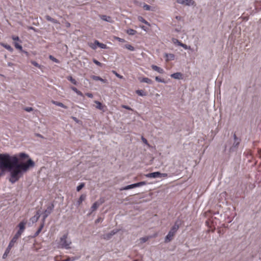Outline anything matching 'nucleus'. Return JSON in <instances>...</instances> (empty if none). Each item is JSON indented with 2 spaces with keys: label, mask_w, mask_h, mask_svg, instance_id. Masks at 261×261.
<instances>
[{
  "label": "nucleus",
  "mask_w": 261,
  "mask_h": 261,
  "mask_svg": "<svg viewBox=\"0 0 261 261\" xmlns=\"http://www.w3.org/2000/svg\"><path fill=\"white\" fill-rule=\"evenodd\" d=\"M35 166V162L30 159L26 162L19 163L16 155L0 154V169L7 170L10 173L9 180L11 184L17 182L30 168Z\"/></svg>",
  "instance_id": "obj_1"
},
{
  "label": "nucleus",
  "mask_w": 261,
  "mask_h": 261,
  "mask_svg": "<svg viewBox=\"0 0 261 261\" xmlns=\"http://www.w3.org/2000/svg\"><path fill=\"white\" fill-rule=\"evenodd\" d=\"M56 247L58 249H69L71 248L72 241L68 237V233L66 232L55 241Z\"/></svg>",
  "instance_id": "obj_2"
},
{
  "label": "nucleus",
  "mask_w": 261,
  "mask_h": 261,
  "mask_svg": "<svg viewBox=\"0 0 261 261\" xmlns=\"http://www.w3.org/2000/svg\"><path fill=\"white\" fill-rule=\"evenodd\" d=\"M240 143V139L239 138H237L236 134H234L233 135V143L232 145L231 146H230L231 144V142L230 141L227 142V143L226 144L225 146L224 150L226 151L227 147H229V152L235 151L236 150V149H237Z\"/></svg>",
  "instance_id": "obj_3"
},
{
  "label": "nucleus",
  "mask_w": 261,
  "mask_h": 261,
  "mask_svg": "<svg viewBox=\"0 0 261 261\" xmlns=\"http://www.w3.org/2000/svg\"><path fill=\"white\" fill-rule=\"evenodd\" d=\"M178 229L179 225L175 223L166 236L165 238V242L166 243L170 242L172 240L173 237L174 236Z\"/></svg>",
  "instance_id": "obj_4"
},
{
  "label": "nucleus",
  "mask_w": 261,
  "mask_h": 261,
  "mask_svg": "<svg viewBox=\"0 0 261 261\" xmlns=\"http://www.w3.org/2000/svg\"><path fill=\"white\" fill-rule=\"evenodd\" d=\"M54 208V205L53 203H51L49 206H47L46 210L44 212L42 217V221L45 222V219L51 213Z\"/></svg>",
  "instance_id": "obj_5"
},
{
  "label": "nucleus",
  "mask_w": 261,
  "mask_h": 261,
  "mask_svg": "<svg viewBox=\"0 0 261 261\" xmlns=\"http://www.w3.org/2000/svg\"><path fill=\"white\" fill-rule=\"evenodd\" d=\"M27 224V221L25 220H23L21 221L18 225V227L19 228V230L17 231V232L15 233L17 234V236H18L19 237L21 236V235L23 232L24 229H25V226Z\"/></svg>",
  "instance_id": "obj_6"
},
{
  "label": "nucleus",
  "mask_w": 261,
  "mask_h": 261,
  "mask_svg": "<svg viewBox=\"0 0 261 261\" xmlns=\"http://www.w3.org/2000/svg\"><path fill=\"white\" fill-rule=\"evenodd\" d=\"M176 1L178 4L187 6L195 5V3L193 0H176Z\"/></svg>",
  "instance_id": "obj_7"
},
{
  "label": "nucleus",
  "mask_w": 261,
  "mask_h": 261,
  "mask_svg": "<svg viewBox=\"0 0 261 261\" xmlns=\"http://www.w3.org/2000/svg\"><path fill=\"white\" fill-rule=\"evenodd\" d=\"M118 231H119L118 229H113L110 232L105 234L103 236V238L105 240H108L110 239L112 237V236H113L117 232H118Z\"/></svg>",
  "instance_id": "obj_8"
},
{
  "label": "nucleus",
  "mask_w": 261,
  "mask_h": 261,
  "mask_svg": "<svg viewBox=\"0 0 261 261\" xmlns=\"http://www.w3.org/2000/svg\"><path fill=\"white\" fill-rule=\"evenodd\" d=\"M160 175H161V173L157 171L146 174L145 176L148 178H160Z\"/></svg>",
  "instance_id": "obj_9"
},
{
  "label": "nucleus",
  "mask_w": 261,
  "mask_h": 261,
  "mask_svg": "<svg viewBox=\"0 0 261 261\" xmlns=\"http://www.w3.org/2000/svg\"><path fill=\"white\" fill-rule=\"evenodd\" d=\"M20 237L17 236V234H15L12 240L10 241L8 246L12 248L14 246V244L17 242V240Z\"/></svg>",
  "instance_id": "obj_10"
},
{
  "label": "nucleus",
  "mask_w": 261,
  "mask_h": 261,
  "mask_svg": "<svg viewBox=\"0 0 261 261\" xmlns=\"http://www.w3.org/2000/svg\"><path fill=\"white\" fill-rule=\"evenodd\" d=\"M40 216V215L39 212L38 211V212H37V213L35 216H34L33 217H32V218H30V220L33 224L35 223L38 220Z\"/></svg>",
  "instance_id": "obj_11"
},
{
  "label": "nucleus",
  "mask_w": 261,
  "mask_h": 261,
  "mask_svg": "<svg viewBox=\"0 0 261 261\" xmlns=\"http://www.w3.org/2000/svg\"><path fill=\"white\" fill-rule=\"evenodd\" d=\"M103 202V201L99 202L96 201L92 205L91 207V212L95 211L99 205Z\"/></svg>",
  "instance_id": "obj_12"
},
{
  "label": "nucleus",
  "mask_w": 261,
  "mask_h": 261,
  "mask_svg": "<svg viewBox=\"0 0 261 261\" xmlns=\"http://www.w3.org/2000/svg\"><path fill=\"white\" fill-rule=\"evenodd\" d=\"M91 78L94 81H100V82H102L103 83H107V80L103 79L98 76L92 75L91 76Z\"/></svg>",
  "instance_id": "obj_13"
},
{
  "label": "nucleus",
  "mask_w": 261,
  "mask_h": 261,
  "mask_svg": "<svg viewBox=\"0 0 261 261\" xmlns=\"http://www.w3.org/2000/svg\"><path fill=\"white\" fill-rule=\"evenodd\" d=\"M171 77L177 80L182 79V74L180 72H176L171 74Z\"/></svg>",
  "instance_id": "obj_14"
},
{
  "label": "nucleus",
  "mask_w": 261,
  "mask_h": 261,
  "mask_svg": "<svg viewBox=\"0 0 261 261\" xmlns=\"http://www.w3.org/2000/svg\"><path fill=\"white\" fill-rule=\"evenodd\" d=\"M151 68L153 70L157 71L159 73H161L162 74V73H163L164 72V70L163 69H162L161 67H158V66L155 65H151Z\"/></svg>",
  "instance_id": "obj_15"
},
{
  "label": "nucleus",
  "mask_w": 261,
  "mask_h": 261,
  "mask_svg": "<svg viewBox=\"0 0 261 261\" xmlns=\"http://www.w3.org/2000/svg\"><path fill=\"white\" fill-rule=\"evenodd\" d=\"M86 198V195L85 194H82L80 197L79 199L77 201L76 205L80 206L81 204L84 201Z\"/></svg>",
  "instance_id": "obj_16"
},
{
  "label": "nucleus",
  "mask_w": 261,
  "mask_h": 261,
  "mask_svg": "<svg viewBox=\"0 0 261 261\" xmlns=\"http://www.w3.org/2000/svg\"><path fill=\"white\" fill-rule=\"evenodd\" d=\"M94 102L96 104V109L101 110L103 112L105 111V110H104L105 106H103L100 102L95 100L94 101Z\"/></svg>",
  "instance_id": "obj_17"
},
{
  "label": "nucleus",
  "mask_w": 261,
  "mask_h": 261,
  "mask_svg": "<svg viewBox=\"0 0 261 261\" xmlns=\"http://www.w3.org/2000/svg\"><path fill=\"white\" fill-rule=\"evenodd\" d=\"M140 82L146 83L148 84H152L153 83L152 81L148 77H143L142 79H140Z\"/></svg>",
  "instance_id": "obj_18"
},
{
  "label": "nucleus",
  "mask_w": 261,
  "mask_h": 261,
  "mask_svg": "<svg viewBox=\"0 0 261 261\" xmlns=\"http://www.w3.org/2000/svg\"><path fill=\"white\" fill-rule=\"evenodd\" d=\"M18 157H19V159L21 160H23V159H28V160H29L30 159V158H29V155L24 152L20 153L18 154L17 158Z\"/></svg>",
  "instance_id": "obj_19"
},
{
  "label": "nucleus",
  "mask_w": 261,
  "mask_h": 261,
  "mask_svg": "<svg viewBox=\"0 0 261 261\" xmlns=\"http://www.w3.org/2000/svg\"><path fill=\"white\" fill-rule=\"evenodd\" d=\"M100 17L102 20H103L105 21L109 22H112V18L110 16H108L107 15H101L100 16Z\"/></svg>",
  "instance_id": "obj_20"
},
{
  "label": "nucleus",
  "mask_w": 261,
  "mask_h": 261,
  "mask_svg": "<svg viewBox=\"0 0 261 261\" xmlns=\"http://www.w3.org/2000/svg\"><path fill=\"white\" fill-rule=\"evenodd\" d=\"M95 43L99 47L101 48L107 49L108 48L107 46L105 44L100 43L97 40H95Z\"/></svg>",
  "instance_id": "obj_21"
},
{
  "label": "nucleus",
  "mask_w": 261,
  "mask_h": 261,
  "mask_svg": "<svg viewBox=\"0 0 261 261\" xmlns=\"http://www.w3.org/2000/svg\"><path fill=\"white\" fill-rule=\"evenodd\" d=\"M133 188H135V186L134 185V184L129 185H128V186H125V187H122V188H121L120 189V191L127 190H129V189H133Z\"/></svg>",
  "instance_id": "obj_22"
},
{
  "label": "nucleus",
  "mask_w": 261,
  "mask_h": 261,
  "mask_svg": "<svg viewBox=\"0 0 261 261\" xmlns=\"http://www.w3.org/2000/svg\"><path fill=\"white\" fill-rule=\"evenodd\" d=\"M156 234H154L152 237H155ZM152 236H147L145 237H142L140 238V241L141 243H143L147 241L150 238H151Z\"/></svg>",
  "instance_id": "obj_23"
},
{
  "label": "nucleus",
  "mask_w": 261,
  "mask_h": 261,
  "mask_svg": "<svg viewBox=\"0 0 261 261\" xmlns=\"http://www.w3.org/2000/svg\"><path fill=\"white\" fill-rule=\"evenodd\" d=\"M70 88L73 90L74 92H75L78 95L80 96H83V94L81 91L79 90L76 88L75 87H71Z\"/></svg>",
  "instance_id": "obj_24"
},
{
  "label": "nucleus",
  "mask_w": 261,
  "mask_h": 261,
  "mask_svg": "<svg viewBox=\"0 0 261 261\" xmlns=\"http://www.w3.org/2000/svg\"><path fill=\"white\" fill-rule=\"evenodd\" d=\"M1 45L3 46L4 48L8 50L10 52H12L13 51V48L9 45L5 44V43H1Z\"/></svg>",
  "instance_id": "obj_25"
},
{
  "label": "nucleus",
  "mask_w": 261,
  "mask_h": 261,
  "mask_svg": "<svg viewBox=\"0 0 261 261\" xmlns=\"http://www.w3.org/2000/svg\"><path fill=\"white\" fill-rule=\"evenodd\" d=\"M165 55L167 58V60H173L175 58L174 55L172 54H165Z\"/></svg>",
  "instance_id": "obj_26"
},
{
  "label": "nucleus",
  "mask_w": 261,
  "mask_h": 261,
  "mask_svg": "<svg viewBox=\"0 0 261 261\" xmlns=\"http://www.w3.org/2000/svg\"><path fill=\"white\" fill-rule=\"evenodd\" d=\"M11 249V248H10V247H9L8 246L7 248H6V249L5 250V253H4V254L3 255V258L4 259H5L7 257V256H8V254L9 253Z\"/></svg>",
  "instance_id": "obj_27"
},
{
  "label": "nucleus",
  "mask_w": 261,
  "mask_h": 261,
  "mask_svg": "<svg viewBox=\"0 0 261 261\" xmlns=\"http://www.w3.org/2000/svg\"><path fill=\"white\" fill-rule=\"evenodd\" d=\"M126 33L129 35H135L137 33V31L132 29H129L126 30Z\"/></svg>",
  "instance_id": "obj_28"
},
{
  "label": "nucleus",
  "mask_w": 261,
  "mask_h": 261,
  "mask_svg": "<svg viewBox=\"0 0 261 261\" xmlns=\"http://www.w3.org/2000/svg\"><path fill=\"white\" fill-rule=\"evenodd\" d=\"M136 93L141 96H144L146 95V92H145L144 91L142 90H137L136 91Z\"/></svg>",
  "instance_id": "obj_29"
},
{
  "label": "nucleus",
  "mask_w": 261,
  "mask_h": 261,
  "mask_svg": "<svg viewBox=\"0 0 261 261\" xmlns=\"http://www.w3.org/2000/svg\"><path fill=\"white\" fill-rule=\"evenodd\" d=\"M67 79L68 81H69L70 82H71L74 85H77V81L74 79H73L71 76H67Z\"/></svg>",
  "instance_id": "obj_30"
},
{
  "label": "nucleus",
  "mask_w": 261,
  "mask_h": 261,
  "mask_svg": "<svg viewBox=\"0 0 261 261\" xmlns=\"http://www.w3.org/2000/svg\"><path fill=\"white\" fill-rule=\"evenodd\" d=\"M45 17H46V20L49 21H50L54 23H58V21L56 19L51 18L50 16H49L48 15L46 16Z\"/></svg>",
  "instance_id": "obj_31"
},
{
  "label": "nucleus",
  "mask_w": 261,
  "mask_h": 261,
  "mask_svg": "<svg viewBox=\"0 0 261 261\" xmlns=\"http://www.w3.org/2000/svg\"><path fill=\"white\" fill-rule=\"evenodd\" d=\"M146 185V182L145 181H140L137 183L134 184L135 188L139 187L142 186H144Z\"/></svg>",
  "instance_id": "obj_32"
},
{
  "label": "nucleus",
  "mask_w": 261,
  "mask_h": 261,
  "mask_svg": "<svg viewBox=\"0 0 261 261\" xmlns=\"http://www.w3.org/2000/svg\"><path fill=\"white\" fill-rule=\"evenodd\" d=\"M138 20L148 25H149V23L142 16H139L138 18Z\"/></svg>",
  "instance_id": "obj_33"
},
{
  "label": "nucleus",
  "mask_w": 261,
  "mask_h": 261,
  "mask_svg": "<svg viewBox=\"0 0 261 261\" xmlns=\"http://www.w3.org/2000/svg\"><path fill=\"white\" fill-rule=\"evenodd\" d=\"M124 47H125L126 49H128V50H130V51H134V50H135V48H134V46H133L132 45L129 44H125V45H124Z\"/></svg>",
  "instance_id": "obj_34"
},
{
  "label": "nucleus",
  "mask_w": 261,
  "mask_h": 261,
  "mask_svg": "<svg viewBox=\"0 0 261 261\" xmlns=\"http://www.w3.org/2000/svg\"><path fill=\"white\" fill-rule=\"evenodd\" d=\"M89 47H90L93 49H96L97 48V44L95 43V40L94 41V43H89L88 44Z\"/></svg>",
  "instance_id": "obj_35"
},
{
  "label": "nucleus",
  "mask_w": 261,
  "mask_h": 261,
  "mask_svg": "<svg viewBox=\"0 0 261 261\" xmlns=\"http://www.w3.org/2000/svg\"><path fill=\"white\" fill-rule=\"evenodd\" d=\"M49 58L52 60L53 62H55V63H60V61H59V60H58L57 59H56V58H55L54 56H53L52 55H49Z\"/></svg>",
  "instance_id": "obj_36"
},
{
  "label": "nucleus",
  "mask_w": 261,
  "mask_h": 261,
  "mask_svg": "<svg viewBox=\"0 0 261 261\" xmlns=\"http://www.w3.org/2000/svg\"><path fill=\"white\" fill-rule=\"evenodd\" d=\"M155 80L156 82L162 83H165L166 82L164 79H161L159 76H156Z\"/></svg>",
  "instance_id": "obj_37"
},
{
  "label": "nucleus",
  "mask_w": 261,
  "mask_h": 261,
  "mask_svg": "<svg viewBox=\"0 0 261 261\" xmlns=\"http://www.w3.org/2000/svg\"><path fill=\"white\" fill-rule=\"evenodd\" d=\"M14 46L16 48L20 50H21L22 49V46L21 45H20L19 43H18L17 42H14Z\"/></svg>",
  "instance_id": "obj_38"
},
{
  "label": "nucleus",
  "mask_w": 261,
  "mask_h": 261,
  "mask_svg": "<svg viewBox=\"0 0 261 261\" xmlns=\"http://www.w3.org/2000/svg\"><path fill=\"white\" fill-rule=\"evenodd\" d=\"M54 103H55L57 106H59V107H62V108H65V109H66L67 108V107L66 106H65L63 103L62 102H54Z\"/></svg>",
  "instance_id": "obj_39"
},
{
  "label": "nucleus",
  "mask_w": 261,
  "mask_h": 261,
  "mask_svg": "<svg viewBox=\"0 0 261 261\" xmlns=\"http://www.w3.org/2000/svg\"><path fill=\"white\" fill-rule=\"evenodd\" d=\"M93 62L94 63H95L96 65H97L98 66L101 67L102 66V64L100 62L97 61V60L93 59Z\"/></svg>",
  "instance_id": "obj_40"
},
{
  "label": "nucleus",
  "mask_w": 261,
  "mask_h": 261,
  "mask_svg": "<svg viewBox=\"0 0 261 261\" xmlns=\"http://www.w3.org/2000/svg\"><path fill=\"white\" fill-rule=\"evenodd\" d=\"M180 46L182 47L185 49H190L191 47L190 46H188L185 44L184 43H180Z\"/></svg>",
  "instance_id": "obj_41"
},
{
  "label": "nucleus",
  "mask_w": 261,
  "mask_h": 261,
  "mask_svg": "<svg viewBox=\"0 0 261 261\" xmlns=\"http://www.w3.org/2000/svg\"><path fill=\"white\" fill-rule=\"evenodd\" d=\"M84 186L85 185L84 183H81L76 187V191L78 192L80 191L84 187Z\"/></svg>",
  "instance_id": "obj_42"
},
{
  "label": "nucleus",
  "mask_w": 261,
  "mask_h": 261,
  "mask_svg": "<svg viewBox=\"0 0 261 261\" xmlns=\"http://www.w3.org/2000/svg\"><path fill=\"white\" fill-rule=\"evenodd\" d=\"M173 42L174 44H177L178 45L180 46V43H182L180 41H179L178 39L173 38L172 39Z\"/></svg>",
  "instance_id": "obj_43"
},
{
  "label": "nucleus",
  "mask_w": 261,
  "mask_h": 261,
  "mask_svg": "<svg viewBox=\"0 0 261 261\" xmlns=\"http://www.w3.org/2000/svg\"><path fill=\"white\" fill-rule=\"evenodd\" d=\"M143 8L145 10L149 11V10H150L151 9V7L149 5H148L145 4L143 6Z\"/></svg>",
  "instance_id": "obj_44"
},
{
  "label": "nucleus",
  "mask_w": 261,
  "mask_h": 261,
  "mask_svg": "<svg viewBox=\"0 0 261 261\" xmlns=\"http://www.w3.org/2000/svg\"><path fill=\"white\" fill-rule=\"evenodd\" d=\"M141 140L142 141V142L145 144L146 145H148V146H149V144L148 143V141L146 139H145L144 137H141Z\"/></svg>",
  "instance_id": "obj_45"
},
{
  "label": "nucleus",
  "mask_w": 261,
  "mask_h": 261,
  "mask_svg": "<svg viewBox=\"0 0 261 261\" xmlns=\"http://www.w3.org/2000/svg\"><path fill=\"white\" fill-rule=\"evenodd\" d=\"M31 63L35 66L40 68V65L35 61H32Z\"/></svg>",
  "instance_id": "obj_46"
},
{
  "label": "nucleus",
  "mask_w": 261,
  "mask_h": 261,
  "mask_svg": "<svg viewBox=\"0 0 261 261\" xmlns=\"http://www.w3.org/2000/svg\"><path fill=\"white\" fill-rule=\"evenodd\" d=\"M24 110L28 112H32L33 109L32 107H25Z\"/></svg>",
  "instance_id": "obj_47"
},
{
  "label": "nucleus",
  "mask_w": 261,
  "mask_h": 261,
  "mask_svg": "<svg viewBox=\"0 0 261 261\" xmlns=\"http://www.w3.org/2000/svg\"><path fill=\"white\" fill-rule=\"evenodd\" d=\"M115 39L116 40H118L119 42H124L125 41L124 39H122V38H119L118 37H115Z\"/></svg>",
  "instance_id": "obj_48"
},
{
  "label": "nucleus",
  "mask_w": 261,
  "mask_h": 261,
  "mask_svg": "<svg viewBox=\"0 0 261 261\" xmlns=\"http://www.w3.org/2000/svg\"><path fill=\"white\" fill-rule=\"evenodd\" d=\"M113 73L115 74V75H116L117 77H119V78H120V79H122V78H123V76H122V75H120V74H119L118 73H117L116 71H113Z\"/></svg>",
  "instance_id": "obj_49"
},
{
  "label": "nucleus",
  "mask_w": 261,
  "mask_h": 261,
  "mask_svg": "<svg viewBox=\"0 0 261 261\" xmlns=\"http://www.w3.org/2000/svg\"><path fill=\"white\" fill-rule=\"evenodd\" d=\"M12 39L14 41H19V38L18 36H13Z\"/></svg>",
  "instance_id": "obj_50"
},
{
  "label": "nucleus",
  "mask_w": 261,
  "mask_h": 261,
  "mask_svg": "<svg viewBox=\"0 0 261 261\" xmlns=\"http://www.w3.org/2000/svg\"><path fill=\"white\" fill-rule=\"evenodd\" d=\"M122 107L124 108V109H126V110H132V109L129 106H126V105H122Z\"/></svg>",
  "instance_id": "obj_51"
},
{
  "label": "nucleus",
  "mask_w": 261,
  "mask_h": 261,
  "mask_svg": "<svg viewBox=\"0 0 261 261\" xmlns=\"http://www.w3.org/2000/svg\"><path fill=\"white\" fill-rule=\"evenodd\" d=\"M85 94L86 96H87L89 98H93V94L91 93H86Z\"/></svg>",
  "instance_id": "obj_52"
},
{
  "label": "nucleus",
  "mask_w": 261,
  "mask_h": 261,
  "mask_svg": "<svg viewBox=\"0 0 261 261\" xmlns=\"http://www.w3.org/2000/svg\"><path fill=\"white\" fill-rule=\"evenodd\" d=\"M175 18L177 20H179V21H182L183 20V19H182V17H181L180 16H176L175 17Z\"/></svg>",
  "instance_id": "obj_53"
},
{
  "label": "nucleus",
  "mask_w": 261,
  "mask_h": 261,
  "mask_svg": "<svg viewBox=\"0 0 261 261\" xmlns=\"http://www.w3.org/2000/svg\"><path fill=\"white\" fill-rule=\"evenodd\" d=\"M168 176V174L167 173H162L161 175H160V178L162 177H167Z\"/></svg>",
  "instance_id": "obj_54"
},
{
  "label": "nucleus",
  "mask_w": 261,
  "mask_h": 261,
  "mask_svg": "<svg viewBox=\"0 0 261 261\" xmlns=\"http://www.w3.org/2000/svg\"><path fill=\"white\" fill-rule=\"evenodd\" d=\"M44 222L42 221V224L40 225V226L39 228H38V229H39V230H40V231H41V230H42V228H43V227H44Z\"/></svg>",
  "instance_id": "obj_55"
},
{
  "label": "nucleus",
  "mask_w": 261,
  "mask_h": 261,
  "mask_svg": "<svg viewBox=\"0 0 261 261\" xmlns=\"http://www.w3.org/2000/svg\"><path fill=\"white\" fill-rule=\"evenodd\" d=\"M41 231H40V229L39 230V229L37 230V231L35 232L34 236L36 237L39 235V234L40 233Z\"/></svg>",
  "instance_id": "obj_56"
},
{
  "label": "nucleus",
  "mask_w": 261,
  "mask_h": 261,
  "mask_svg": "<svg viewBox=\"0 0 261 261\" xmlns=\"http://www.w3.org/2000/svg\"><path fill=\"white\" fill-rule=\"evenodd\" d=\"M102 219L101 218H98L95 220V223H98L99 222L101 221Z\"/></svg>",
  "instance_id": "obj_57"
},
{
  "label": "nucleus",
  "mask_w": 261,
  "mask_h": 261,
  "mask_svg": "<svg viewBox=\"0 0 261 261\" xmlns=\"http://www.w3.org/2000/svg\"><path fill=\"white\" fill-rule=\"evenodd\" d=\"M65 25L67 28H69L70 27V23L68 22H66Z\"/></svg>",
  "instance_id": "obj_58"
},
{
  "label": "nucleus",
  "mask_w": 261,
  "mask_h": 261,
  "mask_svg": "<svg viewBox=\"0 0 261 261\" xmlns=\"http://www.w3.org/2000/svg\"><path fill=\"white\" fill-rule=\"evenodd\" d=\"M13 65V64L11 62L8 63V66H12Z\"/></svg>",
  "instance_id": "obj_59"
},
{
  "label": "nucleus",
  "mask_w": 261,
  "mask_h": 261,
  "mask_svg": "<svg viewBox=\"0 0 261 261\" xmlns=\"http://www.w3.org/2000/svg\"><path fill=\"white\" fill-rule=\"evenodd\" d=\"M141 28L142 30H144V31H146V28L144 26H141Z\"/></svg>",
  "instance_id": "obj_60"
},
{
  "label": "nucleus",
  "mask_w": 261,
  "mask_h": 261,
  "mask_svg": "<svg viewBox=\"0 0 261 261\" xmlns=\"http://www.w3.org/2000/svg\"><path fill=\"white\" fill-rule=\"evenodd\" d=\"M175 31L177 32H179L180 31V28H176L175 29Z\"/></svg>",
  "instance_id": "obj_61"
},
{
  "label": "nucleus",
  "mask_w": 261,
  "mask_h": 261,
  "mask_svg": "<svg viewBox=\"0 0 261 261\" xmlns=\"http://www.w3.org/2000/svg\"><path fill=\"white\" fill-rule=\"evenodd\" d=\"M37 136H39V137H41V135H40V134H38Z\"/></svg>",
  "instance_id": "obj_62"
}]
</instances>
